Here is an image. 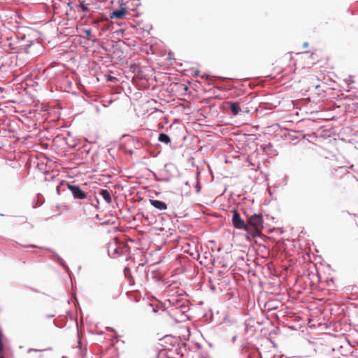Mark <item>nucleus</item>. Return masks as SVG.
Returning a JSON list of instances; mask_svg holds the SVG:
<instances>
[{
  "mask_svg": "<svg viewBox=\"0 0 358 358\" xmlns=\"http://www.w3.org/2000/svg\"><path fill=\"white\" fill-rule=\"evenodd\" d=\"M247 217V223L252 229V233H259L263 228L264 219L259 213H252L251 215L245 212Z\"/></svg>",
  "mask_w": 358,
  "mask_h": 358,
  "instance_id": "1",
  "label": "nucleus"
},
{
  "mask_svg": "<svg viewBox=\"0 0 358 358\" xmlns=\"http://www.w3.org/2000/svg\"><path fill=\"white\" fill-rule=\"evenodd\" d=\"M61 185H66L74 199L83 200L87 197V193L78 185H75L64 180L60 181Z\"/></svg>",
  "mask_w": 358,
  "mask_h": 358,
  "instance_id": "2",
  "label": "nucleus"
},
{
  "mask_svg": "<svg viewBox=\"0 0 358 358\" xmlns=\"http://www.w3.org/2000/svg\"><path fill=\"white\" fill-rule=\"evenodd\" d=\"M232 213L231 222L234 227L236 229L243 230L247 233H252L250 227L244 221L236 208L232 210Z\"/></svg>",
  "mask_w": 358,
  "mask_h": 358,
  "instance_id": "3",
  "label": "nucleus"
},
{
  "mask_svg": "<svg viewBox=\"0 0 358 358\" xmlns=\"http://www.w3.org/2000/svg\"><path fill=\"white\" fill-rule=\"evenodd\" d=\"M124 43L122 41H117L115 44L113 45L112 48L113 55L108 54L107 58L113 59L115 57L121 62L124 61Z\"/></svg>",
  "mask_w": 358,
  "mask_h": 358,
  "instance_id": "4",
  "label": "nucleus"
},
{
  "mask_svg": "<svg viewBox=\"0 0 358 358\" xmlns=\"http://www.w3.org/2000/svg\"><path fill=\"white\" fill-rule=\"evenodd\" d=\"M118 2L120 3V6L111 11L109 14L111 19H122L127 14V6L122 3L123 0H119Z\"/></svg>",
  "mask_w": 358,
  "mask_h": 358,
  "instance_id": "5",
  "label": "nucleus"
},
{
  "mask_svg": "<svg viewBox=\"0 0 358 358\" xmlns=\"http://www.w3.org/2000/svg\"><path fill=\"white\" fill-rule=\"evenodd\" d=\"M110 245L108 247V255L110 257L115 258L116 255H122L126 252H130V247L127 244H124L121 247L115 246L113 250V252L110 251Z\"/></svg>",
  "mask_w": 358,
  "mask_h": 358,
  "instance_id": "6",
  "label": "nucleus"
},
{
  "mask_svg": "<svg viewBox=\"0 0 358 358\" xmlns=\"http://www.w3.org/2000/svg\"><path fill=\"white\" fill-rule=\"evenodd\" d=\"M150 203L155 208L159 210H166L168 205L164 201L157 199H150Z\"/></svg>",
  "mask_w": 358,
  "mask_h": 358,
  "instance_id": "7",
  "label": "nucleus"
},
{
  "mask_svg": "<svg viewBox=\"0 0 358 358\" xmlns=\"http://www.w3.org/2000/svg\"><path fill=\"white\" fill-rule=\"evenodd\" d=\"M226 104L229 106L234 115H238L241 111L240 104L237 101H227Z\"/></svg>",
  "mask_w": 358,
  "mask_h": 358,
  "instance_id": "8",
  "label": "nucleus"
},
{
  "mask_svg": "<svg viewBox=\"0 0 358 358\" xmlns=\"http://www.w3.org/2000/svg\"><path fill=\"white\" fill-rule=\"evenodd\" d=\"M99 194L102 196L107 203L110 204L112 203V197L110 190L107 189H101L99 192Z\"/></svg>",
  "mask_w": 358,
  "mask_h": 358,
  "instance_id": "9",
  "label": "nucleus"
},
{
  "mask_svg": "<svg viewBox=\"0 0 358 358\" xmlns=\"http://www.w3.org/2000/svg\"><path fill=\"white\" fill-rule=\"evenodd\" d=\"M160 340L164 341V343L169 344L172 346H175L178 343L176 338L172 335H166Z\"/></svg>",
  "mask_w": 358,
  "mask_h": 358,
  "instance_id": "10",
  "label": "nucleus"
},
{
  "mask_svg": "<svg viewBox=\"0 0 358 358\" xmlns=\"http://www.w3.org/2000/svg\"><path fill=\"white\" fill-rule=\"evenodd\" d=\"M133 143L136 149H141V148L147 145L149 142L147 141H143L141 138H133Z\"/></svg>",
  "mask_w": 358,
  "mask_h": 358,
  "instance_id": "11",
  "label": "nucleus"
},
{
  "mask_svg": "<svg viewBox=\"0 0 358 358\" xmlns=\"http://www.w3.org/2000/svg\"><path fill=\"white\" fill-rule=\"evenodd\" d=\"M158 141L166 145L171 143V142L170 136L164 132H162L159 134Z\"/></svg>",
  "mask_w": 358,
  "mask_h": 358,
  "instance_id": "12",
  "label": "nucleus"
},
{
  "mask_svg": "<svg viewBox=\"0 0 358 358\" xmlns=\"http://www.w3.org/2000/svg\"><path fill=\"white\" fill-rule=\"evenodd\" d=\"M33 44H34L33 41H28L27 43H26L24 45H21L18 47V51L24 52L28 54L29 52V49L31 47V45Z\"/></svg>",
  "mask_w": 358,
  "mask_h": 358,
  "instance_id": "13",
  "label": "nucleus"
},
{
  "mask_svg": "<svg viewBox=\"0 0 358 358\" xmlns=\"http://www.w3.org/2000/svg\"><path fill=\"white\" fill-rule=\"evenodd\" d=\"M41 250H45L50 253H52V255L50 256V259L53 261L57 262V259H59L61 257L52 248H40Z\"/></svg>",
  "mask_w": 358,
  "mask_h": 358,
  "instance_id": "14",
  "label": "nucleus"
},
{
  "mask_svg": "<svg viewBox=\"0 0 358 358\" xmlns=\"http://www.w3.org/2000/svg\"><path fill=\"white\" fill-rule=\"evenodd\" d=\"M152 174L155 177L156 181H158V182H169L170 181V178L168 177L167 178H157V174L153 171H152Z\"/></svg>",
  "mask_w": 358,
  "mask_h": 358,
  "instance_id": "15",
  "label": "nucleus"
},
{
  "mask_svg": "<svg viewBox=\"0 0 358 358\" xmlns=\"http://www.w3.org/2000/svg\"><path fill=\"white\" fill-rule=\"evenodd\" d=\"M65 185H60V182H59V184L57 185V187H56V191H57V194L58 195H61L65 190H63L62 189V187H64Z\"/></svg>",
  "mask_w": 358,
  "mask_h": 358,
  "instance_id": "16",
  "label": "nucleus"
},
{
  "mask_svg": "<svg viewBox=\"0 0 358 358\" xmlns=\"http://www.w3.org/2000/svg\"><path fill=\"white\" fill-rule=\"evenodd\" d=\"M16 38H17V41H19V42L24 41L26 38V35L23 34H19L16 35Z\"/></svg>",
  "mask_w": 358,
  "mask_h": 358,
  "instance_id": "17",
  "label": "nucleus"
},
{
  "mask_svg": "<svg viewBox=\"0 0 358 358\" xmlns=\"http://www.w3.org/2000/svg\"><path fill=\"white\" fill-rule=\"evenodd\" d=\"M65 271L67 273V274L69 275V277L71 278V275H73L70 268L69 267V266L66 264H65L63 267H62Z\"/></svg>",
  "mask_w": 358,
  "mask_h": 358,
  "instance_id": "18",
  "label": "nucleus"
},
{
  "mask_svg": "<svg viewBox=\"0 0 358 358\" xmlns=\"http://www.w3.org/2000/svg\"><path fill=\"white\" fill-rule=\"evenodd\" d=\"M37 196L41 198L40 203L38 205V206H39L42 205L44 203L45 200H44L43 197L42 196V195L40 194H38ZM36 207H37L36 205H33V208H36Z\"/></svg>",
  "mask_w": 358,
  "mask_h": 358,
  "instance_id": "19",
  "label": "nucleus"
},
{
  "mask_svg": "<svg viewBox=\"0 0 358 358\" xmlns=\"http://www.w3.org/2000/svg\"><path fill=\"white\" fill-rule=\"evenodd\" d=\"M17 222L26 223L27 222V218L25 216H20L18 217V220Z\"/></svg>",
  "mask_w": 358,
  "mask_h": 358,
  "instance_id": "20",
  "label": "nucleus"
},
{
  "mask_svg": "<svg viewBox=\"0 0 358 358\" xmlns=\"http://www.w3.org/2000/svg\"><path fill=\"white\" fill-rule=\"evenodd\" d=\"M56 262H57L62 267H63L65 264H66L65 261L62 257H60L59 259H57Z\"/></svg>",
  "mask_w": 358,
  "mask_h": 358,
  "instance_id": "21",
  "label": "nucleus"
},
{
  "mask_svg": "<svg viewBox=\"0 0 358 358\" xmlns=\"http://www.w3.org/2000/svg\"><path fill=\"white\" fill-rule=\"evenodd\" d=\"M149 306L152 307V312L155 313H157L159 310L157 306H153L151 303H149Z\"/></svg>",
  "mask_w": 358,
  "mask_h": 358,
  "instance_id": "22",
  "label": "nucleus"
},
{
  "mask_svg": "<svg viewBox=\"0 0 358 358\" xmlns=\"http://www.w3.org/2000/svg\"><path fill=\"white\" fill-rule=\"evenodd\" d=\"M124 275L127 277L129 274L131 275V270L129 267L126 266L124 268Z\"/></svg>",
  "mask_w": 358,
  "mask_h": 358,
  "instance_id": "23",
  "label": "nucleus"
},
{
  "mask_svg": "<svg viewBox=\"0 0 358 358\" xmlns=\"http://www.w3.org/2000/svg\"><path fill=\"white\" fill-rule=\"evenodd\" d=\"M85 33L86 34V36L89 38L92 36V29H85Z\"/></svg>",
  "mask_w": 358,
  "mask_h": 358,
  "instance_id": "24",
  "label": "nucleus"
},
{
  "mask_svg": "<svg viewBox=\"0 0 358 358\" xmlns=\"http://www.w3.org/2000/svg\"><path fill=\"white\" fill-rule=\"evenodd\" d=\"M107 80L108 81H110V82H115V81L117 80V79L115 77H114V76H108L107 77Z\"/></svg>",
  "mask_w": 358,
  "mask_h": 358,
  "instance_id": "25",
  "label": "nucleus"
},
{
  "mask_svg": "<svg viewBox=\"0 0 358 358\" xmlns=\"http://www.w3.org/2000/svg\"><path fill=\"white\" fill-rule=\"evenodd\" d=\"M25 247L26 248H39V249H41L40 246H38V245H36L35 244H29V245H26Z\"/></svg>",
  "mask_w": 358,
  "mask_h": 358,
  "instance_id": "26",
  "label": "nucleus"
},
{
  "mask_svg": "<svg viewBox=\"0 0 358 358\" xmlns=\"http://www.w3.org/2000/svg\"><path fill=\"white\" fill-rule=\"evenodd\" d=\"M194 187L196 188V192L198 194L201 191V186L199 183H197L196 185H195Z\"/></svg>",
  "mask_w": 358,
  "mask_h": 358,
  "instance_id": "27",
  "label": "nucleus"
},
{
  "mask_svg": "<svg viewBox=\"0 0 358 358\" xmlns=\"http://www.w3.org/2000/svg\"><path fill=\"white\" fill-rule=\"evenodd\" d=\"M101 48L102 50H103L104 51H106V52H110V48H107L106 46H105L103 45H101Z\"/></svg>",
  "mask_w": 358,
  "mask_h": 358,
  "instance_id": "28",
  "label": "nucleus"
},
{
  "mask_svg": "<svg viewBox=\"0 0 358 358\" xmlns=\"http://www.w3.org/2000/svg\"><path fill=\"white\" fill-rule=\"evenodd\" d=\"M199 73H200V71H199V70H194V71H193V72H192V75H193V76H194V77H198V76H199Z\"/></svg>",
  "mask_w": 358,
  "mask_h": 358,
  "instance_id": "29",
  "label": "nucleus"
},
{
  "mask_svg": "<svg viewBox=\"0 0 358 358\" xmlns=\"http://www.w3.org/2000/svg\"><path fill=\"white\" fill-rule=\"evenodd\" d=\"M237 338H238L237 335H234V336L232 337V338H231V341H232V343H234L237 341Z\"/></svg>",
  "mask_w": 358,
  "mask_h": 358,
  "instance_id": "30",
  "label": "nucleus"
},
{
  "mask_svg": "<svg viewBox=\"0 0 358 358\" xmlns=\"http://www.w3.org/2000/svg\"><path fill=\"white\" fill-rule=\"evenodd\" d=\"M213 98L215 99H222L220 94L215 95Z\"/></svg>",
  "mask_w": 358,
  "mask_h": 358,
  "instance_id": "31",
  "label": "nucleus"
},
{
  "mask_svg": "<svg viewBox=\"0 0 358 358\" xmlns=\"http://www.w3.org/2000/svg\"><path fill=\"white\" fill-rule=\"evenodd\" d=\"M126 153L130 155H132L134 154V151L132 150H127L126 151Z\"/></svg>",
  "mask_w": 358,
  "mask_h": 358,
  "instance_id": "32",
  "label": "nucleus"
},
{
  "mask_svg": "<svg viewBox=\"0 0 358 358\" xmlns=\"http://www.w3.org/2000/svg\"><path fill=\"white\" fill-rule=\"evenodd\" d=\"M107 329H108V331H111V332H116V331H115V329H114V328H113V327H107Z\"/></svg>",
  "mask_w": 358,
  "mask_h": 358,
  "instance_id": "33",
  "label": "nucleus"
},
{
  "mask_svg": "<svg viewBox=\"0 0 358 358\" xmlns=\"http://www.w3.org/2000/svg\"><path fill=\"white\" fill-rule=\"evenodd\" d=\"M136 1L137 2L134 4V6H135L134 9H136V8L141 5V3L138 2L139 0H136Z\"/></svg>",
  "mask_w": 358,
  "mask_h": 358,
  "instance_id": "34",
  "label": "nucleus"
},
{
  "mask_svg": "<svg viewBox=\"0 0 358 358\" xmlns=\"http://www.w3.org/2000/svg\"><path fill=\"white\" fill-rule=\"evenodd\" d=\"M257 353L258 358H262V353L260 352V351L258 349H257Z\"/></svg>",
  "mask_w": 358,
  "mask_h": 358,
  "instance_id": "35",
  "label": "nucleus"
},
{
  "mask_svg": "<svg viewBox=\"0 0 358 358\" xmlns=\"http://www.w3.org/2000/svg\"><path fill=\"white\" fill-rule=\"evenodd\" d=\"M66 314H67L68 315H69V317H70L71 320H72L73 316H72V314H71V311L68 310V311L66 312Z\"/></svg>",
  "mask_w": 358,
  "mask_h": 358,
  "instance_id": "36",
  "label": "nucleus"
},
{
  "mask_svg": "<svg viewBox=\"0 0 358 358\" xmlns=\"http://www.w3.org/2000/svg\"><path fill=\"white\" fill-rule=\"evenodd\" d=\"M31 351L38 352V351H42V350H37V349L30 348V349L29 350V352H31Z\"/></svg>",
  "mask_w": 358,
  "mask_h": 358,
  "instance_id": "37",
  "label": "nucleus"
},
{
  "mask_svg": "<svg viewBox=\"0 0 358 358\" xmlns=\"http://www.w3.org/2000/svg\"><path fill=\"white\" fill-rule=\"evenodd\" d=\"M308 46V42H304L303 44V48H306Z\"/></svg>",
  "mask_w": 358,
  "mask_h": 358,
  "instance_id": "38",
  "label": "nucleus"
},
{
  "mask_svg": "<svg viewBox=\"0 0 358 358\" xmlns=\"http://www.w3.org/2000/svg\"><path fill=\"white\" fill-rule=\"evenodd\" d=\"M244 325L245 330L248 331L249 324L247 323V322H245Z\"/></svg>",
  "mask_w": 358,
  "mask_h": 358,
  "instance_id": "39",
  "label": "nucleus"
},
{
  "mask_svg": "<svg viewBox=\"0 0 358 358\" xmlns=\"http://www.w3.org/2000/svg\"><path fill=\"white\" fill-rule=\"evenodd\" d=\"M55 317V315H46V317H47V318H52V317Z\"/></svg>",
  "mask_w": 358,
  "mask_h": 358,
  "instance_id": "40",
  "label": "nucleus"
},
{
  "mask_svg": "<svg viewBox=\"0 0 358 358\" xmlns=\"http://www.w3.org/2000/svg\"><path fill=\"white\" fill-rule=\"evenodd\" d=\"M28 225H29V229H33L34 228V224H33L28 223Z\"/></svg>",
  "mask_w": 358,
  "mask_h": 358,
  "instance_id": "41",
  "label": "nucleus"
},
{
  "mask_svg": "<svg viewBox=\"0 0 358 358\" xmlns=\"http://www.w3.org/2000/svg\"><path fill=\"white\" fill-rule=\"evenodd\" d=\"M173 55V52H169V59H171V57Z\"/></svg>",
  "mask_w": 358,
  "mask_h": 358,
  "instance_id": "42",
  "label": "nucleus"
},
{
  "mask_svg": "<svg viewBox=\"0 0 358 358\" xmlns=\"http://www.w3.org/2000/svg\"><path fill=\"white\" fill-rule=\"evenodd\" d=\"M103 224H110V221L109 220L105 221Z\"/></svg>",
  "mask_w": 358,
  "mask_h": 358,
  "instance_id": "43",
  "label": "nucleus"
},
{
  "mask_svg": "<svg viewBox=\"0 0 358 358\" xmlns=\"http://www.w3.org/2000/svg\"><path fill=\"white\" fill-rule=\"evenodd\" d=\"M53 323L55 324V325L56 327H59V326L56 323V320H54V321H53Z\"/></svg>",
  "mask_w": 358,
  "mask_h": 358,
  "instance_id": "44",
  "label": "nucleus"
},
{
  "mask_svg": "<svg viewBox=\"0 0 358 358\" xmlns=\"http://www.w3.org/2000/svg\"><path fill=\"white\" fill-rule=\"evenodd\" d=\"M139 266H142V267H143V266H144V264H143V263L139 264L138 267H139Z\"/></svg>",
  "mask_w": 358,
  "mask_h": 358,
  "instance_id": "45",
  "label": "nucleus"
},
{
  "mask_svg": "<svg viewBox=\"0 0 358 358\" xmlns=\"http://www.w3.org/2000/svg\"><path fill=\"white\" fill-rule=\"evenodd\" d=\"M206 102L207 103H210V99H206Z\"/></svg>",
  "mask_w": 358,
  "mask_h": 358,
  "instance_id": "46",
  "label": "nucleus"
},
{
  "mask_svg": "<svg viewBox=\"0 0 358 358\" xmlns=\"http://www.w3.org/2000/svg\"><path fill=\"white\" fill-rule=\"evenodd\" d=\"M2 350H3V345H0V351H2Z\"/></svg>",
  "mask_w": 358,
  "mask_h": 358,
  "instance_id": "47",
  "label": "nucleus"
},
{
  "mask_svg": "<svg viewBox=\"0 0 358 358\" xmlns=\"http://www.w3.org/2000/svg\"><path fill=\"white\" fill-rule=\"evenodd\" d=\"M80 345H81V342L79 341H78V347L80 348Z\"/></svg>",
  "mask_w": 358,
  "mask_h": 358,
  "instance_id": "48",
  "label": "nucleus"
},
{
  "mask_svg": "<svg viewBox=\"0 0 358 358\" xmlns=\"http://www.w3.org/2000/svg\"><path fill=\"white\" fill-rule=\"evenodd\" d=\"M185 185H189V182H188V181H187V182H185Z\"/></svg>",
  "mask_w": 358,
  "mask_h": 358,
  "instance_id": "49",
  "label": "nucleus"
},
{
  "mask_svg": "<svg viewBox=\"0 0 358 358\" xmlns=\"http://www.w3.org/2000/svg\"><path fill=\"white\" fill-rule=\"evenodd\" d=\"M199 175V172H197V173H196V178H198Z\"/></svg>",
  "mask_w": 358,
  "mask_h": 358,
  "instance_id": "50",
  "label": "nucleus"
},
{
  "mask_svg": "<svg viewBox=\"0 0 358 358\" xmlns=\"http://www.w3.org/2000/svg\"><path fill=\"white\" fill-rule=\"evenodd\" d=\"M135 301H136V302H138V301H139V299H136L135 300Z\"/></svg>",
  "mask_w": 358,
  "mask_h": 358,
  "instance_id": "51",
  "label": "nucleus"
},
{
  "mask_svg": "<svg viewBox=\"0 0 358 358\" xmlns=\"http://www.w3.org/2000/svg\"><path fill=\"white\" fill-rule=\"evenodd\" d=\"M185 90H187V89H188V87H187V86H185Z\"/></svg>",
  "mask_w": 358,
  "mask_h": 358,
  "instance_id": "52",
  "label": "nucleus"
},
{
  "mask_svg": "<svg viewBox=\"0 0 358 358\" xmlns=\"http://www.w3.org/2000/svg\"><path fill=\"white\" fill-rule=\"evenodd\" d=\"M268 146H269V147H272V144H271V143H269V144H268Z\"/></svg>",
  "mask_w": 358,
  "mask_h": 358,
  "instance_id": "53",
  "label": "nucleus"
},
{
  "mask_svg": "<svg viewBox=\"0 0 358 358\" xmlns=\"http://www.w3.org/2000/svg\"><path fill=\"white\" fill-rule=\"evenodd\" d=\"M0 216H1V217H3V216H4V215H3V214H2V213H1V214H0Z\"/></svg>",
  "mask_w": 358,
  "mask_h": 358,
  "instance_id": "54",
  "label": "nucleus"
},
{
  "mask_svg": "<svg viewBox=\"0 0 358 358\" xmlns=\"http://www.w3.org/2000/svg\"><path fill=\"white\" fill-rule=\"evenodd\" d=\"M222 79L226 80V79H229V78H222Z\"/></svg>",
  "mask_w": 358,
  "mask_h": 358,
  "instance_id": "55",
  "label": "nucleus"
},
{
  "mask_svg": "<svg viewBox=\"0 0 358 358\" xmlns=\"http://www.w3.org/2000/svg\"><path fill=\"white\" fill-rule=\"evenodd\" d=\"M211 289H215V287L213 286V287H211Z\"/></svg>",
  "mask_w": 358,
  "mask_h": 358,
  "instance_id": "56",
  "label": "nucleus"
},
{
  "mask_svg": "<svg viewBox=\"0 0 358 358\" xmlns=\"http://www.w3.org/2000/svg\"><path fill=\"white\" fill-rule=\"evenodd\" d=\"M62 358H67L66 357L63 356Z\"/></svg>",
  "mask_w": 358,
  "mask_h": 358,
  "instance_id": "57",
  "label": "nucleus"
},
{
  "mask_svg": "<svg viewBox=\"0 0 358 358\" xmlns=\"http://www.w3.org/2000/svg\"><path fill=\"white\" fill-rule=\"evenodd\" d=\"M3 358H5V357H3Z\"/></svg>",
  "mask_w": 358,
  "mask_h": 358,
  "instance_id": "58",
  "label": "nucleus"
}]
</instances>
